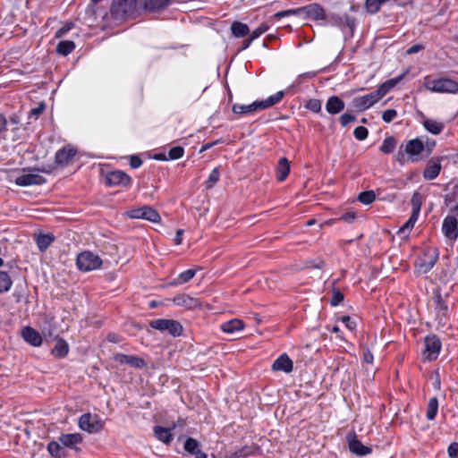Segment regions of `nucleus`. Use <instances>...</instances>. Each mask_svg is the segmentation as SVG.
Masks as SVG:
<instances>
[{"label": "nucleus", "mask_w": 458, "mask_h": 458, "mask_svg": "<svg viewBox=\"0 0 458 458\" xmlns=\"http://www.w3.org/2000/svg\"><path fill=\"white\" fill-rule=\"evenodd\" d=\"M184 154V148L181 146L171 148L167 153V160H176L181 158Z\"/></svg>", "instance_id": "37998d69"}, {"label": "nucleus", "mask_w": 458, "mask_h": 458, "mask_svg": "<svg viewBox=\"0 0 458 458\" xmlns=\"http://www.w3.org/2000/svg\"><path fill=\"white\" fill-rule=\"evenodd\" d=\"M403 77H404V74H401L398 77H395V78L386 81V84L388 87V89H390V90H391L394 86H396L403 79Z\"/></svg>", "instance_id": "e2e57ef3"}, {"label": "nucleus", "mask_w": 458, "mask_h": 458, "mask_svg": "<svg viewBox=\"0 0 458 458\" xmlns=\"http://www.w3.org/2000/svg\"><path fill=\"white\" fill-rule=\"evenodd\" d=\"M402 147L404 148V152L411 162L419 161L420 156L425 151L424 141L420 138L410 140Z\"/></svg>", "instance_id": "f8f14e48"}, {"label": "nucleus", "mask_w": 458, "mask_h": 458, "mask_svg": "<svg viewBox=\"0 0 458 458\" xmlns=\"http://www.w3.org/2000/svg\"><path fill=\"white\" fill-rule=\"evenodd\" d=\"M47 450L53 458H67L68 456L59 439L58 441H50L47 444Z\"/></svg>", "instance_id": "cd10ccee"}, {"label": "nucleus", "mask_w": 458, "mask_h": 458, "mask_svg": "<svg viewBox=\"0 0 458 458\" xmlns=\"http://www.w3.org/2000/svg\"><path fill=\"white\" fill-rule=\"evenodd\" d=\"M378 102L377 98L372 91L369 94L354 98L352 101V106L358 111H364L371 107L373 105Z\"/></svg>", "instance_id": "aec40b11"}, {"label": "nucleus", "mask_w": 458, "mask_h": 458, "mask_svg": "<svg viewBox=\"0 0 458 458\" xmlns=\"http://www.w3.org/2000/svg\"><path fill=\"white\" fill-rule=\"evenodd\" d=\"M341 320L343 323H344L348 329L354 330L356 328V322L353 321L349 316H344Z\"/></svg>", "instance_id": "bf43d9fd"}, {"label": "nucleus", "mask_w": 458, "mask_h": 458, "mask_svg": "<svg viewBox=\"0 0 458 458\" xmlns=\"http://www.w3.org/2000/svg\"><path fill=\"white\" fill-rule=\"evenodd\" d=\"M345 107L344 102L338 96H331L326 103V110L329 114H337Z\"/></svg>", "instance_id": "bb28decb"}, {"label": "nucleus", "mask_w": 458, "mask_h": 458, "mask_svg": "<svg viewBox=\"0 0 458 458\" xmlns=\"http://www.w3.org/2000/svg\"><path fill=\"white\" fill-rule=\"evenodd\" d=\"M425 88L432 92L456 94L458 82L449 78L426 79Z\"/></svg>", "instance_id": "20e7f679"}, {"label": "nucleus", "mask_w": 458, "mask_h": 458, "mask_svg": "<svg viewBox=\"0 0 458 458\" xmlns=\"http://www.w3.org/2000/svg\"><path fill=\"white\" fill-rule=\"evenodd\" d=\"M340 123L343 127L347 126L349 123L356 121V116L348 113L343 114L339 118Z\"/></svg>", "instance_id": "864d4df0"}, {"label": "nucleus", "mask_w": 458, "mask_h": 458, "mask_svg": "<svg viewBox=\"0 0 458 458\" xmlns=\"http://www.w3.org/2000/svg\"><path fill=\"white\" fill-rule=\"evenodd\" d=\"M220 328L226 334H233L244 328V322L238 318H233L220 325Z\"/></svg>", "instance_id": "c756f323"}, {"label": "nucleus", "mask_w": 458, "mask_h": 458, "mask_svg": "<svg viewBox=\"0 0 458 458\" xmlns=\"http://www.w3.org/2000/svg\"><path fill=\"white\" fill-rule=\"evenodd\" d=\"M397 116V112L394 109H387L382 114V119L385 123H391Z\"/></svg>", "instance_id": "5fc2aeb1"}, {"label": "nucleus", "mask_w": 458, "mask_h": 458, "mask_svg": "<svg viewBox=\"0 0 458 458\" xmlns=\"http://www.w3.org/2000/svg\"><path fill=\"white\" fill-rule=\"evenodd\" d=\"M295 15L303 20H312L318 21H327V15L324 8L318 3L310 4L306 6L295 9H288L275 13V17L281 19L283 17Z\"/></svg>", "instance_id": "f03ea898"}, {"label": "nucleus", "mask_w": 458, "mask_h": 458, "mask_svg": "<svg viewBox=\"0 0 458 458\" xmlns=\"http://www.w3.org/2000/svg\"><path fill=\"white\" fill-rule=\"evenodd\" d=\"M447 453L450 458H458V443L454 442L450 444Z\"/></svg>", "instance_id": "4d7b16f0"}, {"label": "nucleus", "mask_w": 458, "mask_h": 458, "mask_svg": "<svg viewBox=\"0 0 458 458\" xmlns=\"http://www.w3.org/2000/svg\"><path fill=\"white\" fill-rule=\"evenodd\" d=\"M219 169L216 167L211 171L208 180L206 181V188L211 189L212 187H214V185L219 181Z\"/></svg>", "instance_id": "c03bdc74"}, {"label": "nucleus", "mask_w": 458, "mask_h": 458, "mask_svg": "<svg viewBox=\"0 0 458 458\" xmlns=\"http://www.w3.org/2000/svg\"><path fill=\"white\" fill-rule=\"evenodd\" d=\"M74 27L73 22H67L55 32V38L65 36Z\"/></svg>", "instance_id": "603ef678"}, {"label": "nucleus", "mask_w": 458, "mask_h": 458, "mask_svg": "<svg viewBox=\"0 0 458 458\" xmlns=\"http://www.w3.org/2000/svg\"><path fill=\"white\" fill-rule=\"evenodd\" d=\"M425 145V150L427 151V156L430 155L433 148L436 146V141L434 140H430L428 138L426 139V141H424Z\"/></svg>", "instance_id": "69168bd1"}, {"label": "nucleus", "mask_w": 458, "mask_h": 458, "mask_svg": "<svg viewBox=\"0 0 458 458\" xmlns=\"http://www.w3.org/2000/svg\"><path fill=\"white\" fill-rule=\"evenodd\" d=\"M284 96V91L280 90L276 94L269 96L267 98L260 101H254L250 105H240L234 104L232 107V111L235 114H247L254 113L258 110H263L269 108L277 103H279Z\"/></svg>", "instance_id": "7ed1b4c3"}, {"label": "nucleus", "mask_w": 458, "mask_h": 458, "mask_svg": "<svg viewBox=\"0 0 458 458\" xmlns=\"http://www.w3.org/2000/svg\"><path fill=\"white\" fill-rule=\"evenodd\" d=\"M327 21L339 27L343 31L348 30L351 36H352L356 26L355 19L348 14H328Z\"/></svg>", "instance_id": "9d476101"}, {"label": "nucleus", "mask_w": 458, "mask_h": 458, "mask_svg": "<svg viewBox=\"0 0 458 458\" xmlns=\"http://www.w3.org/2000/svg\"><path fill=\"white\" fill-rule=\"evenodd\" d=\"M131 182V177L122 170L108 172L105 177V183L109 187H127L130 186Z\"/></svg>", "instance_id": "9b49d317"}, {"label": "nucleus", "mask_w": 458, "mask_h": 458, "mask_svg": "<svg viewBox=\"0 0 458 458\" xmlns=\"http://www.w3.org/2000/svg\"><path fill=\"white\" fill-rule=\"evenodd\" d=\"M438 411V399L434 396L428 400L426 411V418L428 420H434Z\"/></svg>", "instance_id": "c9c22d12"}, {"label": "nucleus", "mask_w": 458, "mask_h": 458, "mask_svg": "<svg viewBox=\"0 0 458 458\" xmlns=\"http://www.w3.org/2000/svg\"><path fill=\"white\" fill-rule=\"evenodd\" d=\"M13 281L10 275L5 271H0V293L10 291Z\"/></svg>", "instance_id": "58836bf2"}, {"label": "nucleus", "mask_w": 458, "mask_h": 458, "mask_svg": "<svg viewBox=\"0 0 458 458\" xmlns=\"http://www.w3.org/2000/svg\"><path fill=\"white\" fill-rule=\"evenodd\" d=\"M423 126L428 132L434 135L440 134L445 128L444 123L433 119H425Z\"/></svg>", "instance_id": "473e14b6"}, {"label": "nucleus", "mask_w": 458, "mask_h": 458, "mask_svg": "<svg viewBox=\"0 0 458 458\" xmlns=\"http://www.w3.org/2000/svg\"><path fill=\"white\" fill-rule=\"evenodd\" d=\"M412 212L413 214L419 215L420 213L421 206H422V196L419 192H414L411 196V199Z\"/></svg>", "instance_id": "a19ab883"}, {"label": "nucleus", "mask_w": 458, "mask_h": 458, "mask_svg": "<svg viewBox=\"0 0 458 458\" xmlns=\"http://www.w3.org/2000/svg\"><path fill=\"white\" fill-rule=\"evenodd\" d=\"M223 142H224V140H223L222 139H218V140H215V141H213V142L206 143V144H204V145L201 147V148H200V152H204V151H206V150H208V149L211 148L212 147H214V146H216V145H217V144H219V143H223Z\"/></svg>", "instance_id": "774afa93"}, {"label": "nucleus", "mask_w": 458, "mask_h": 458, "mask_svg": "<svg viewBox=\"0 0 458 458\" xmlns=\"http://www.w3.org/2000/svg\"><path fill=\"white\" fill-rule=\"evenodd\" d=\"M150 327L162 333H168L170 335L176 337L182 334L183 327L182 324L174 319L158 318L150 321Z\"/></svg>", "instance_id": "423d86ee"}, {"label": "nucleus", "mask_w": 458, "mask_h": 458, "mask_svg": "<svg viewBox=\"0 0 458 458\" xmlns=\"http://www.w3.org/2000/svg\"><path fill=\"white\" fill-rule=\"evenodd\" d=\"M353 135L358 140H364L368 138L369 131L364 126H358L354 129Z\"/></svg>", "instance_id": "de8ad7c7"}, {"label": "nucleus", "mask_w": 458, "mask_h": 458, "mask_svg": "<svg viewBox=\"0 0 458 458\" xmlns=\"http://www.w3.org/2000/svg\"><path fill=\"white\" fill-rule=\"evenodd\" d=\"M403 77H404V74H401L398 77H395V78L386 81V84L388 87V89H390V90H391L394 86H396L403 79Z\"/></svg>", "instance_id": "052dcab7"}, {"label": "nucleus", "mask_w": 458, "mask_h": 458, "mask_svg": "<svg viewBox=\"0 0 458 458\" xmlns=\"http://www.w3.org/2000/svg\"><path fill=\"white\" fill-rule=\"evenodd\" d=\"M142 165V160L140 157L136 155H132L130 158V165L136 169L139 168Z\"/></svg>", "instance_id": "0e129e2a"}, {"label": "nucleus", "mask_w": 458, "mask_h": 458, "mask_svg": "<svg viewBox=\"0 0 458 458\" xmlns=\"http://www.w3.org/2000/svg\"><path fill=\"white\" fill-rule=\"evenodd\" d=\"M442 233L452 242L458 238V221L454 216H447L442 224Z\"/></svg>", "instance_id": "dca6fc26"}, {"label": "nucleus", "mask_w": 458, "mask_h": 458, "mask_svg": "<svg viewBox=\"0 0 458 458\" xmlns=\"http://www.w3.org/2000/svg\"><path fill=\"white\" fill-rule=\"evenodd\" d=\"M390 91V89L386 86V82L382 83L377 90L373 91L377 98L378 101L388 92Z\"/></svg>", "instance_id": "6e6d98bb"}, {"label": "nucleus", "mask_w": 458, "mask_h": 458, "mask_svg": "<svg viewBox=\"0 0 458 458\" xmlns=\"http://www.w3.org/2000/svg\"><path fill=\"white\" fill-rule=\"evenodd\" d=\"M269 29L268 25L266 23H261L258 28H256L250 34V38L255 40L259 38L262 34H264Z\"/></svg>", "instance_id": "8fccbe9b"}, {"label": "nucleus", "mask_w": 458, "mask_h": 458, "mask_svg": "<svg viewBox=\"0 0 458 458\" xmlns=\"http://www.w3.org/2000/svg\"><path fill=\"white\" fill-rule=\"evenodd\" d=\"M437 259L438 252L437 250H428L418 259L416 266L421 273H428L433 268Z\"/></svg>", "instance_id": "4468645a"}, {"label": "nucleus", "mask_w": 458, "mask_h": 458, "mask_svg": "<svg viewBox=\"0 0 458 458\" xmlns=\"http://www.w3.org/2000/svg\"><path fill=\"white\" fill-rule=\"evenodd\" d=\"M47 182L46 178L38 174L27 173L18 175L14 182L18 186L42 185Z\"/></svg>", "instance_id": "6ab92c4d"}, {"label": "nucleus", "mask_w": 458, "mask_h": 458, "mask_svg": "<svg viewBox=\"0 0 458 458\" xmlns=\"http://www.w3.org/2000/svg\"><path fill=\"white\" fill-rule=\"evenodd\" d=\"M231 31L235 38H243L249 34L250 30L247 24L233 21L231 25Z\"/></svg>", "instance_id": "72a5a7b5"}, {"label": "nucleus", "mask_w": 458, "mask_h": 458, "mask_svg": "<svg viewBox=\"0 0 458 458\" xmlns=\"http://www.w3.org/2000/svg\"><path fill=\"white\" fill-rule=\"evenodd\" d=\"M127 215L132 219H145L154 223L160 220V216L157 211L149 206L129 210Z\"/></svg>", "instance_id": "ddd939ff"}, {"label": "nucleus", "mask_w": 458, "mask_h": 458, "mask_svg": "<svg viewBox=\"0 0 458 458\" xmlns=\"http://www.w3.org/2000/svg\"><path fill=\"white\" fill-rule=\"evenodd\" d=\"M306 108L313 113H319L321 111V101L317 98L310 99L306 104Z\"/></svg>", "instance_id": "49530a36"}, {"label": "nucleus", "mask_w": 458, "mask_h": 458, "mask_svg": "<svg viewBox=\"0 0 458 458\" xmlns=\"http://www.w3.org/2000/svg\"><path fill=\"white\" fill-rule=\"evenodd\" d=\"M55 236L52 233L39 234L37 237V245L39 250L45 251L54 242Z\"/></svg>", "instance_id": "e433bc0d"}, {"label": "nucleus", "mask_w": 458, "mask_h": 458, "mask_svg": "<svg viewBox=\"0 0 458 458\" xmlns=\"http://www.w3.org/2000/svg\"><path fill=\"white\" fill-rule=\"evenodd\" d=\"M154 436L159 441L166 445L170 444L173 441V434L171 433V429L165 427L155 426Z\"/></svg>", "instance_id": "7c9ffc66"}, {"label": "nucleus", "mask_w": 458, "mask_h": 458, "mask_svg": "<svg viewBox=\"0 0 458 458\" xmlns=\"http://www.w3.org/2000/svg\"><path fill=\"white\" fill-rule=\"evenodd\" d=\"M75 48V43L72 40L60 41L56 47V52L64 56L70 55Z\"/></svg>", "instance_id": "4c0bfd02"}, {"label": "nucleus", "mask_w": 458, "mask_h": 458, "mask_svg": "<svg viewBox=\"0 0 458 458\" xmlns=\"http://www.w3.org/2000/svg\"><path fill=\"white\" fill-rule=\"evenodd\" d=\"M357 216L356 213L353 211L347 212L344 214L339 219L343 220L348 224H352L355 221Z\"/></svg>", "instance_id": "13d9d810"}, {"label": "nucleus", "mask_w": 458, "mask_h": 458, "mask_svg": "<svg viewBox=\"0 0 458 458\" xmlns=\"http://www.w3.org/2000/svg\"><path fill=\"white\" fill-rule=\"evenodd\" d=\"M293 369V362L286 353L281 354L272 364V370L290 373Z\"/></svg>", "instance_id": "5701e85b"}, {"label": "nucleus", "mask_w": 458, "mask_h": 458, "mask_svg": "<svg viewBox=\"0 0 458 458\" xmlns=\"http://www.w3.org/2000/svg\"><path fill=\"white\" fill-rule=\"evenodd\" d=\"M358 199L360 202L365 205H369L376 199V194L373 191H362L359 194Z\"/></svg>", "instance_id": "79ce46f5"}, {"label": "nucleus", "mask_w": 458, "mask_h": 458, "mask_svg": "<svg viewBox=\"0 0 458 458\" xmlns=\"http://www.w3.org/2000/svg\"><path fill=\"white\" fill-rule=\"evenodd\" d=\"M184 450L195 458H207V454L199 448V443L192 438L188 437L183 445Z\"/></svg>", "instance_id": "a878e982"}, {"label": "nucleus", "mask_w": 458, "mask_h": 458, "mask_svg": "<svg viewBox=\"0 0 458 458\" xmlns=\"http://www.w3.org/2000/svg\"><path fill=\"white\" fill-rule=\"evenodd\" d=\"M102 259L100 257L91 251H82L78 254L76 265L80 271L89 272L101 267Z\"/></svg>", "instance_id": "39448f33"}, {"label": "nucleus", "mask_w": 458, "mask_h": 458, "mask_svg": "<svg viewBox=\"0 0 458 458\" xmlns=\"http://www.w3.org/2000/svg\"><path fill=\"white\" fill-rule=\"evenodd\" d=\"M196 275L195 269H187L182 272L177 277L178 284H184L191 280Z\"/></svg>", "instance_id": "a18cd8bd"}, {"label": "nucleus", "mask_w": 458, "mask_h": 458, "mask_svg": "<svg viewBox=\"0 0 458 458\" xmlns=\"http://www.w3.org/2000/svg\"><path fill=\"white\" fill-rule=\"evenodd\" d=\"M21 336L25 342L30 345L38 347L42 344V337L40 334L31 327H25L21 330Z\"/></svg>", "instance_id": "b1692460"}, {"label": "nucleus", "mask_w": 458, "mask_h": 458, "mask_svg": "<svg viewBox=\"0 0 458 458\" xmlns=\"http://www.w3.org/2000/svg\"><path fill=\"white\" fill-rule=\"evenodd\" d=\"M173 302L177 306L184 307L190 310L199 306V301L198 299H195L185 293L175 295L173 298Z\"/></svg>", "instance_id": "393cba45"}, {"label": "nucleus", "mask_w": 458, "mask_h": 458, "mask_svg": "<svg viewBox=\"0 0 458 458\" xmlns=\"http://www.w3.org/2000/svg\"><path fill=\"white\" fill-rule=\"evenodd\" d=\"M171 2H113L111 13L115 19H134L142 13L159 14Z\"/></svg>", "instance_id": "f257e3e1"}, {"label": "nucleus", "mask_w": 458, "mask_h": 458, "mask_svg": "<svg viewBox=\"0 0 458 458\" xmlns=\"http://www.w3.org/2000/svg\"><path fill=\"white\" fill-rule=\"evenodd\" d=\"M403 77H404V74H401L398 77H395V78L386 81V84L388 87V89H390V90H391L394 86H396L403 79Z\"/></svg>", "instance_id": "680f3d73"}, {"label": "nucleus", "mask_w": 458, "mask_h": 458, "mask_svg": "<svg viewBox=\"0 0 458 458\" xmlns=\"http://www.w3.org/2000/svg\"><path fill=\"white\" fill-rule=\"evenodd\" d=\"M396 146V140L393 136L386 137L380 147V151L384 154L392 153Z\"/></svg>", "instance_id": "ea45409f"}, {"label": "nucleus", "mask_w": 458, "mask_h": 458, "mask_svg": "<svg viewBox=\"0 0 458 458\" xmlns=\"http://www.w3.org/2000/svg\"><path fill=\"white\" fill-rule=\"evenodd\" d=\"M383 2H365L364 7L368 13L373 14L376 13L379 9L380 5Z\"/></svg>", "instance_id": "3c124183"}, {"label": "nucleus", "mask_w": 458, "mask_h": 458, "mask_svg": "<svg viewBox=\"0 0 458 458\" xmlns=\"http://www.w3.org/2000/svg\"><path fill=\"white\" fill-rule=\"evenodd\" d=\"M76 154L77 149L74 147L66 145L56 151L55 155V162L59 166H66L71 163Z\"/></svg>", "instance_id": "f3484780"}, {"label": "nucleus", "mask_w": 458, "mask_h": 458, "mask_svg": "<svg viewBox=\"0 0 458 458\" xmlns=\"http://www.w3.org/2000/svg\"><path fill=\"white\" fill-rule=\"evenodd\" d=\"M79 428L89 434L100 432L104 428V421L98 414L84 413L79 418Z\"/></svg>", "instance_id": "0eeeda50"}, {"label": "nucleus", "mask_w": 458, "mask_h": 458, "mask_svg": "<svg viewBox=\"0 0 458 458\" xmlns=\"http://www.w3.org/2000/svg\"><path fill=\"white\" fill-rule=\"evenodd\" d=\"M419 218V215L411 213L409 219L406 223L398 230V234L403 237H407L411 232V230L414 227L417 220Z\"/></svg>", "instance_id": "f704fd0d"}, {"label": "nucleus", "mask_w": 458, "mask_h": 458, "mask_svg": "<svg viewBox=\"0 0 458 458\" xmlns=\"http://www.w3.org/2000/svg\"><path fill=\"white\" fill-rule=\"evenodd\" d=\"M346 441L351 453L359 455L365 456L372 453V449L369 446L364 445L358 438L355 432H350L346 435Z\"/></svg>", "instance_id": "2eb2a0df"}, {"label": "nucleus", "mask_w": 458, "mask_h": 458, "mask_svg": "<svg viewBox=\"0 0 458 458\" xmlns=\"http://www.w3.org/2000/svg\"><path fill=\"white\" fill-rule=\"evenodd\" d=\"M290 173V163L286 157H281L276 167V178L284 182Z\"/></svg>", "instance_id": "2f4dec72"}, {"label": "nucleus", "mask_w": 458, "mask_h": 458, "mask_svg": "<svg viewBox=\"0 0 458 458\" xmlns=\"http://www.w3.org/2000/svg\"><path fill=\"white\" fill-rule=\"evenodd\" d=\"M344 300V294L338 289H334L332 293V297L330 300V304L333 307L339 305Z\"/></svg>", "instance_id": "09e8293b"}, {"label": "nucleus", "mask_w": 458, "mask_h": 458, "mask_svg": "<svg viewBox=\"0 0 458 458\" xmlns=\"http://www.w3.org/2000/svg\"><path fill=\"white\" fill-rule=\"evenodd\" d=\"M433 301L435 303L436 318L438 325L445 327L449 320V309L447 303L443 300L439 291L434 293Z\"/></svg>", "instance_id": "1a4fd4ad"}, {"label": "nucleus", "mask_w": 458, "mask_h": 458, "mask_svg": "<svg viewBox=\"0 0 458 458\" xmlns=\"http://www.w3.org/2000/svg\"><path fill=\"white\" fill-rule=\"evenodd\" d=\"M441 161L442 157H432L428 161L423 171V177L425 180L431 181L439 175L442 168Z\"/></svg>", "instance_id": "412c9836"}, {"label": "nucleus", "mask_w": 458, "mask_h": 458, "mask_svg": "<svg viewBox=\"0 0 458 458\" xmlns=\"http://www.w3.org/2000/svg\"><path fill=\"white\" fill-rule=\"evenodd\" d=\"M69 350L68 343L64 339L57 337L55 347L51 350V354L57 359H62L67 356Z\"/></svg>", "instance_id": "c85d7f7f"}, {"label": "nucleus", "mask_w": 458, "mask_h": 458, "mask_svg": "<svg viewBox=\"0 0 458 458\" xmlns=\"http://www.w3.org/2000/svg\"><path fill=\"white\" fill-rule=\"evenodd\" d=\"M60 443L63 446L75 452L81 451L79 445L82 443L83 437L81 433H65L59 436Z\"/></svg>", "instance_id": "a211bd4d"}, {"label": "nucleus", "mask_w": 458, "mask_h": 458, "mask_svg": "<svg viewBox=\"0 0 458 458\" xmlns=\"http://www.w3.org/2000/svg\"><path fill=\"white\" fill-rule=\"evenodd\" d=\"M114 360L120 364H128L135 369H143L147 365L146 361L142 358L123 353L114 354Z\"/></svg>", "instance_id": "4be33fe9"}, {"label": "nucleus", "mask_w": 458, "mask_h": 458, "mask_svg": "<svg viewBox=\"0 0 458 458\" xmlns=\"http://www.w3.org/2000/svg\"><path fill=\"white\" fill-rule=\"evenodd\" d=\"M424 345V359L428 361L437 360L442 347L440 339L435 335H428L425 337Z\"/></svg>", "instance_id": "6e6552de"}, {"label": "nucleus", "mask_w": 458, "mask_h": 458, "mask_svg": "<svg viewBox=\"0 0 458 458\" xmlns=\"http://www.w3.org/2000/svg\"><path fill=\"white\" fill-rule=\"evenodd\" d=\"M373 360H374V357H373L372 352L369 349L364 350L363 351V361L368 364H372Z\"/></svg>", "instance_id": "338daca9"}]
</instances>
